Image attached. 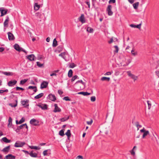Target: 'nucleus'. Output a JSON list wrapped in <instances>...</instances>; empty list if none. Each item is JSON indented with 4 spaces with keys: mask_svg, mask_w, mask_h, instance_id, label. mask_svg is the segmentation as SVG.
Returning <instances> with one entry per match:
<instances>
[{
    "mask_svg": "<svg viewBox=\"0 0 159 159\" xmlns=\"http://www.w3.org/2000/svg\"><path fill=\"white\" fill-rule=\"evenodd\" d=\"M85 83L83 82L82 80L77 81L74 84L75 89L78 90L83 89L85 88Z\"/></svg>",
    "mask_w": 159,
    "mask_h": 159,
    "instance_id": "1",
    "label": "nucleus"
},
{
    "mask_svg": "<svg viewBox=\"0 0 159 159\" xmlns=\"http://www.w3.org/2000/svg\"><path fill=\"white\" fill-rule=\"evenodd\" d=\"M36 106H38L43 110H46L48 109V105L46 104L39 103L37 104Z\"/></svg>",
    "mask_w": 159,
    "mask_h": 159,
    "instance_id": "2",
    "label": "nucleus"
},
{
    "mask_svg": "<svg viewBox=\"0 0 159 159\" xmlns=\"http://www.w3.org/2000/svg\"><path fill=\"white\" fill-rule=\"evenodd\" d=\"M25 144V142H22L19 141H17L16 142L14 146L16 148L21 147Z\"/></svg>",
    "mask_w": 159,
    "mask_h": 159,
    "instance_id": "3",
    "label": "nucleus"
},
{
    "mask_svg": "<svg viewBox=\"0 0 159 159\" xmlns=\"http://www.w3.org/2000/svg\"><path fill=\"white\" fill-rule=\"evenodd\" d=\"M30 123L34 126H36L39 125V121L35 119H32L30 121Z\"/></svg>",
    "mask_w": 159,
    "mask_h": 159,
    "instance_id": "4",
    "label": "nucleus"
},
{
    "mask_svg": "<svg viewBox=\"0 0 159 159\" xmlns=\"http://www.w3.org/2000/svg\"><path fill=\"white\" fill-rule=\"evenodd\" d=\"M112 6L111 5H108L106 9V11L109 16H111L113 14V12L111 11Z\"/></svg>",
    "mask_w": 159,
    "mask_h": 159,
    "instance_id": "5",
    "label": "nucleus"
},
{
    "mask_svg": "<svg viewBox=\"0 0 159 159\" xmlns=\"http://www.w3.org/2000/svg\"><path fill=\"white\" fill-rule=\"evenodd\" d=\"M140 132L141 133H143L142 136V138L144 139L145 138V136L149 134V132L148 130H146L144 128L140 130Z\"/></svg>",
    "mask_w": 159,
    "mask_h": 159,
    "instance_id": "6",
    "label": "nucleus"
},
{
    "mask_svg": "<svg viewBox=\"0 0 159 159\" xmlns=\"http://www.w3.org/2000/svg\"><path fill=\"white\" fill-rule=\"evenodd\" d=\"M127 73L128 76L130 77L131 79L134 80V81H135L137 79L138 77L131 74V72L130 71H127Z\"/></svg>",
    "mask_w": 159,
    "mask_h": 159,
    "instance_id": "7",
    "label": "nucleus"
},
{
    "mask_svg": "<svg viewBox=\"0 0 159 159\" xmlns=\"http://www.w3.org/2000/svg\"><path fill=\"white\" fill-rule=\"evenodd\" d=\"M26 58L31 61H34L36 58V57L34 54H31L27 56Z\"/></svg>",
    "mask_w": 159,
    "mask_h": 159,
    "instance_id": "8",
    "label": "nucleus"
},
{
    "mask_svg": "<svg viewBox=\"0 0 159 159\" xmlns=\"http://www.w3.org/2000/svg\"><path fill=\"white\" fill-rule=\"evenodd\" d=\"M0 11L1 13L0 16L2 17L7 14L8 10L5 9L4 7H1L0 8Z\"/></svg>",
    "mask_w": 159,
    "mask_h": 159,
    "instance_id": "9",
    "label": "nucleus"
},
{
    "mask_svg": "<svg viewBox=\"0 0 159 159\" xmlns=\"http://www.w3.org/2000/svg\"><path fill=\"white\" fill-rule=\"evenodd\" d=\"M48 83L47 81H43L41 83L40 85V89H43L46 88L48 86Z\"/></svg>",
    "mask_w": 159,
    "mask_h": 159,
    "instance_id": "10",
    "label": "nucleus"
},
{
    "mask_svg": "<svg viewBox=\"0 0 159 159\" xmlns=\"http://www.w3.org/2000/svg\"><path fill=\"white\" fill-rule=\"evenodd\" d=\"M48 98L53 102H55L56 100V97L55 95L52 93L49 94L48 97Z\"/></svg>",
    "mask_w": 159,
    "mask_h": 159,
    "instance_id": "11",
    "label": "nucleus"
},
{
    "mask_svg": "<svg viewBox=\"0 0 159 159\" xmlns=\"http://www.w3.org/2000/svg\"><path fill=\"white\" fill-rule=\"evenodd\" d=\"M17 82V81L15 80H11L7 83V85L9 86H12L15 85Z\"/></svg>",
    "mask_w": 159,
    "mask_h": 159,
    "instance_id": "12",
    "label": "nucleus"
},
{
    "mask_svg": "<svg viewBox=\"0 0 159 159\" xmlns=\"http://www.w3.org/2000/svg\"><path fill=\"white\" fill-rule=\"evenodd\" d=\"M29 102V100H27L26 101L22 100L21 102V104L24 107L26 108L29 106V104L28 103Z\"/></svg>",
    "mask_w": 159,
    "mask_h": 159,
    "instance_id": "13",
    "label": "nucleus"
},
{
    "mask_svg": "<svg viewBox=\"0 0 159 159\" xmlns=\"http://www.w3.org/2000/svg\"><path fill=\"white\" fill-rule=\"evenodd\" d=\"M8 39L9 40H13L15 39V37L13 34L11 32L7 33Z\"/></svg>",
    "mask_w": 159,
    "mask_h": 159,
    "instance_id": "14",
    "label": "nucleus"
},
{
    "mask_svg": "<svg viewBox=\"0 0 159 159\" xmlns=\"http://www.w3.org/2000/svg\"><path fill=\"white\" fill-rule=\"evenodd\" d=\"M78 19L82 23H84L85 22V19L84 14H81V16Z\"/></svg>",
    "mask_w": 159,
    "mask_h": 159,
    "instance_id": "15",
    "label": "nucleus"
},
{
    "mask_svg": "<svg viewBox=\"0 0 159 159\" xmlns=\"http://www.w3.org/2000/svg\"><path fill=\"white\" fill-rule=\"evenodd\" d=\"M27 89H33L34 93H32V95L34 94L35 93H36L37 91V87L36 86H30L28 87V88H27Z\"/></svg>",
    "mask_w": 159,
    "mask_h": 159,
    "instance_id": "16",
    "label": "nucleus"
},
{
    "mask_svg": "<svg viewBox=\"0 0 159 159\" xmlns=\"http://www.w3.org/2000/svg\"><path fill=\"white\" fill-rule=\"evenodd\" d=\"M55 108L53 111L54 112H60L61 111V109L58 107L57 104H55L54 105Z\"/></svg>",
    "mask_w": 159,
    "mask_h": 159,
    "instance_id": "17",
    "label": "nucleus"
},
{
    "mask_svg": "<svg viewBox=\"0 0 159 159\" xmlns=\"http://www.w3.org/2000/svg\"><path fill=\"white\" fill-rule=\"evenodd\" d=\"M9 21V18L8 16L6 17V19L5 20L3 24L4 27H7L8 26V22Z\"/></svg>",
    "mask_w": 159,
    "mask_h": 159,
    "instance_id": "18",
    "label": "nucleus"
},
{
    "mask_svg": "<svg viewBox=\"0 0 159 159\" xmlns=\"http://www.w3.org/2000/svg\"><path fill=\"white\" fill-rule=\"evenodd\" d=\"M16 157L15 156L9 154L5 156L4 159H15Z\"/></svg>",
    "mask_w": 159,
    "mask_h": 159,
    "instance_id": "19",
    "label": "nucleus"
},
{
    "mask_svg": "<svg viewBox=\"0 0 159 159\" xmlns=\"http://www.w3.org/2000/svg\"><path fill=\"white\" fill-rule=\"evenodd\" d=\"M14 48L16 51L20 52L22 48H20V46L17 43L15 44L14 45Z\"/></svg>",
    "mask_w": 159,
    "mask_h": 159,
    "instance_id": "20",
    "label": "nucleus"
},
{
    "mask_svg": "<svg viewBox=\"0 0 159 159\" xmlns=\"http://www.w3.org/2000/svg\"><path fill=\"white\" fill-rule=\"evenodd\" d=\"M25 125H26V123L20 125V126H17V128L15 130V131L17 133L19 132L20 131V130L22 129L23 127L25 126Z\"/></svg>",
    "mask_w": 159,
    "mask_h": 159,
    "instance_id": "21",
    "label": "nucleus"
},
{
    "mask_svg": "<svg viewBox=\"0 0 159 159\" xmlns=\"http://www.w3.org/2000/svg\"><path fill=\"white\" fill-rule=\"evenodd\" d=\"M25 121V118L23 117L21 118V119L19 120V121H18L17 120H16V125H18L21 124L22 123L24 122Z\"/></svg>",
    "mask_w": 159,
    "mask_h": 159,
    "instance_id": "22",
    "label": "nucleus"
},
{
    "mask_svg": "<svg viewBox=\"0 0 159 159\" xmlns=\"http://www.w3.org/2000/svg\"><path fill=\"white\" fill-rule=\"evenodd\" d=\"M136 146H134L133 148L131 150L129 151L131 154L134 157L135 156V152L134 150L136 149Z\"/></svg>",
    "mask_w": 159,
    "mask_h": 159,
    "instance_id": "23",
    "label": "nucleus"
},
{
    "mask_svg": "<svg viewBox=\"0 0 159 159\" xmlns=\"http://www.w3.org/2000/svg\"><path fill=\"white\" fill-rule=\"evenodd\" d=\"M10 148V145H9L4 148L2 151L3 152L7 153Z\"/></svg>",
    "mask_w": 159,
    "mask_h": 159,
    "instance_id": "24",
    "label": "nucleus"
},
{
    "mask_svg": "<svg viewBox=\"0 0 159 159\" xmlns=\"http://www.w3.org/2000/svg\"><path fill=\"white\" fill-rule=\"evenodd\" d=\"M8 123L7 125V126L9 127H11L12 125V119L11 117H9L8 119Z\"/></svg>",
    "mask_w": 159,
    "mask_h": 159,
    "instance_id": "25",
    "label": "nucleus"
},
{
    "mask_svg": "<svg viewBox=\"0 0 159 159\" xmlns=\"http://www.w3.org/2000/svg\"><path fill=\"white\" fill-rule=\"evenodd\" d=\"M65 134L67 136V139L69 140L71 135L70 130V129L68 130Z\"/></svg>",
    "mask_w": 159,
    "mask_h": 159,
    "instance_id": "26",
    "label": "nucleus"
},
{
    "mask_svg": "<svg viewBox=\"0 0 159 159\" xmlns=\"http://www.w3.org/2000/svg\"><path fill=\"white\" fill-rule=\"evenodd\" d=\"M33 151H32L29 153V155L32 157H37L38 154L37 153L33 152Z\"/></svg>",
    "mask_w": 159,
    "mask_h": 159,
    "instance_id": "27",
    "label": "nucleus"
},
{
    "mask_svg": "<svg viewBox=\"0 0 159 159\" xmlns=\"http://www.w3.org/2000/svg\"><path fill=\"white\" fill-rule=\"evenodd\" d=\"M16 99L15 100V101L16 102V103L13 104V103H9V105L11 106L12 107H16L17 105V103H18V101H17V97H16Z\"/></svg>",
    "mask_w": 159,
    "mask_h": 159,
    "instance_id": "28",
    "label": "nucleus"
},
{
    "mask_svg": "<svg viewBox=\"0 0 159 159\" xmlns=\"http://www.w3.org/2000/svg\"><path fill=\"white\" fill-rule=\"evenodd\" d=\"M78 94H81L84 96H88L90 95L91 94V93H89L87 92H80L78 93Z\"/></svg>",
    "mask_w": 159,
    "mask_h": 159,
    "instance_id": "29",
    "label": "nucleus"
},
{
    "mask_svg": "<svg viewBox=\"0 0 159 159\" xmlns=\"http://www.w3.org/2000/svg\"><path fill=\"white\" fill-rule=\"evenodd\" d=\"M1 140L6 143H9L11 142V140L8 139L6 137L3 138H2Z\"/></svg>",
    "mask_w": 159,
    "mask_h": 159,
    "instance_id": "30",
    "label": "nucleus"
},
{
    "mask_svg": "<svg viewBox=\"0 0 159 159\" xmlns=\"http://www.w3.org/2000/svg\"><path fill=\"white\" fill-rule=\"evenodd\" d=\"M34 10L35 11H37L40 8V5L38 4V3H35L34 4Z\"/></svg>",
    "mask_w": 159,
    "mask_h": 159,
    "instance_id": "31",
    "label": "nucleus"
},
{
    "mask_svg": "<svg viewBox=\"0 0 159 159\" xmlns=\"http://www.w3.org/2000/svg\"><path fill=\"white\" fill-rule=\"evenodd\" d=\"M3 74L7 75H14V73L11 72H3L2 71V72Z\"/></svg>",
    "mask_w": 159,
    "mask_h": 159,
    "instance_id": "32",
    "label": "nucleus"
},
{
    "mask_svg": "<svg viewBox=\"0 0 159 159\" xmlns=\"http://www.w3.org/2000/svg\"><path fill=\"white\" fill-rule=\"evenodd\" d=\"M44 93H41L35 96L34 98L35 99H38L42 97Z\"/></svg>",
    "mask_w": 159,
    "mask_h": 159,
    "instance_id": "33",
    "label": "nucleus"
},
{
    "mask_svg": "<svg viewBox=\"0 0 159 159\" xmlns=\"http://www.w3.org/2000/svg\"><path fill=\"white\" fill-rule=\"evenodd\" d=\"M63 48V45H61L58 46L57 48V51L59 52H60L62 51Z\"/></svg>",
    "mask_w": 159,
    "mask_h": 159,
    "instance_id": "34",
    "label": "nucleus"
},
{
    "mask_svg": "<svg viewBox=\"0 0 159 159\" xmlns=\"http://www.w3.org/2000/svg\"><path fill=\"white\" fill-rule=\"evenodd\" d=\"M110 80V79L109 77H103L101 79V80L102 81H106L108 82Z\"/></svg>",
    "mask_w": 159,
    "mask_h": 159,
    "instance_id": "35",
    "label": "nucleus"
},
{
    "mask_svg": "<svg viewBox=\"0 0 159 159\" xmlns=\"http://www.w3.org/2000/svg\"><path fill=\"white\" fill-rule=\"evenodd\" d=\"M73 71L71 69H70L68 71V76L69 78L72 77L73 75Z\"/></svg>",
    "mask_w": 159,
    "mask_h": 159,
    "instance_id": "36",
    "label": "nucleus"
},
{
    "mask_svg": "<svg viewBox=\"0 0 159 159\" xmlns=\"http://www.w3.org/2000/svg\"><path fill=\"white\" fill-rule=\"evenodd\" d=\"M57 42L56 40V38L54 39H53V43H52V46L53 47H56L57 45Z\"/></svg>",
    "mask_w": 159,
    "mask_h": 159,
    "instance_id": "37",
    "label": "nucleus"
},
{
    "mask_svg": "<svg viewBox=\"0 0 159 159\" xmlns=\"http://www.w3.org/2000/svg\"><path fill=\"white\" fill-rule=\"evenodd\" d=\"M29 147L31 149H34L36 150H39L40 148H39L37 146H29Z\"/></svg>",
    "mask_w": 159,
    "mask_h": 159,
    "instance_id": "38",
    "label": "nucleus"
},
{
    "mask_svg": "<svg viewBox=\"0 0 159 159\" xmlns=\"http://www.w3.org/2000/svg\"><path fill=\"white\" fill-rule=\"evenodd\" d=\"M64 131L65 129H61L59 131V134L61 136H63L65 135V134L64 133Z\"/></svg>",
    "mask_w": 159,
    "mask_h": 159,
    "instance_id": "39",
    "label": "nucleus"
},
{
    "mask_svg": "<svg viewBox=\"0 0 159 159\" xmlns=\"http://www.w3.org/2000/svg\"><path fill=\"white\" fill-rule=\"evenodd\" d=\"M28 79H24V80H21L20 81V85H23L25 83H26L28 81Z\"/></svg>",
    "mask_w": 159,
    "mask_h": 159,
    "instance_id": "40",
    "label": "nucleus"
},
{
    "mask_svg": "<svg viewBox=\"0 0 159 159\" xmlns=\"http://www.w3.org/2000/svg\"><path fill=\"white\" fill-rule=\"evenodd\" d=\"M87 31L89 33H92L93 31V29L89 27L87 28Z\"/></svg>",
    "mask_w": 159,
    "mask_h": 159,
    "instance_id": "41",
    "label": "nucleus"
},
{
    "mask_svg": "<svg viewBox=\"0 0 159 159\" xmlns=\"http://www.w3.org/2000/svg\"><path fill=\"white\" fill-rule=\"evenodd\" d=\"M51 151V150L50 149L45 150L43 151V154L44 156H47L48 154L47 152H49V151L50 152Z\"/></svg>",
    "mask_w": 159,
    "mask_h": 159,
    "instance_id": "42",
    "label": "nucleus"
},
{
    "mask_svg": "<svg viewBox=\"0 0 159 159\" xmlns=\"http://www.w3.org/2000/svg\"><path fill=\"white\" fill-rule=\"evenodd\" d=\"M130 26L132 28H136L139 29V24L135 25L133 24H131L130 25Z\"/></svg>",
    "mask_w": 159,
    "mask_h": 159,
    "instance_id": "43",
    "label": "nucleus"
},
{
    "mask_svg": "<svg viewBox=\"0 0 159 159\" xmlns=\"http://www.w3.org/2000/svg\"><path fill=\"white\" fill-rule=\"evenodd\" d=\"M79 79V78L77 75H75L72 77V78L71 79V82H73L76 79Z\"/></svg>",
    "mask_w": 159,
    "mask_h": 159,
    "instance_id": "44",
    "label": "nucleus"
},
{
    "mask_svg": "<svg viewBox=\"0 0 159 159\" xmlns=\"http://www.w3.org/2000/svg\"><path fill=\"white\" fill-rule=\"evenodd\" d=\"M70 118V116H68L65 119V118H62L60 119V120L61 122H64L68 120Z\"/></svg>",
    "mask_w": 159,
    "mask_h": 159,
    "instance_id": "45",
    "label": "nucleus"
},
{
    "mask_svg": "<svg viewBox=\"0 0 159 159\" xmlns=\"http://www.w3.org/2000/svg\"><path fill=\"white\" fill-rule=\"evenodd\" d=\"M139 5V2H136L133 4V6L134 8L135 9L138 8V6Z\"/></svg>",
    "mask_w": 159,
    "mask_h": 159,
    "instance_id": "46",
    "label": "nucleus"
},
{
    "mask_svg": "<svg viewBox=\"0 0 159 159\" xmlns=\"http://www.w3.org/2000/svg\"><path fill=\"white\" fill-rule=\"evenodd\" d=\"M114 47L115 48V50L114 51V53H117L119 51V48L117 46L115 45L114 46Z\"/></svg>",
    "mask_w": 159,
    "mask_h": 159,
    "instance_id": "47",
    "label": "nucleus"
},
{
    "mask_svg": "<svg viewBox=\"0 0 159 159\" xmlns=\"http://www.w3.org/2000/svg\"><path fill=\"white\" fill-rule=\"evenodd\" d=\"M15 89H16V91H19V90L24 91L25 90V89L24 88H21V87H18V86L15 88Z\"/></svg>",
    "mask_w": 159,
    "mask_h": 159,
    "instance_id": "48",
    "label": "nucleus"
},
{
    "mask_svg": "<svg viewBox=\"0 0 159 159\" xmlns=\"http://www.w3.org/2000/svg\"><path fill=\"white\" fill-rule=\"evenodd\" d=\"M63 99L66 101H71L70 98L68 96H66L63 98Z\"/></svg>",
    "mask_w": 159,
    "mask_h": 159,
    "instance_id": "49",
    "label": "nucleus"
},
{
    "mask_svg": "<svg viewBox=\"0 0 159 159\" xmlns=\"http://www.w3.org/2000/svg\"><path fill=\"white\" fill-rule=\"evenodd\" d=\"M76 66V65L74 63H72L70 65L69 67L70 68H74Z\"/></svg>",
    "mask_w": 159,
    "mask_h": 159,
    "instance_id": "50",
    "label": "nucleus"
},
{
    "mask_svg": "<svg viewBox=\"0 0 159 159\" xmlns=\"http://www.w3.org/2000/svg\"><path fill=\"white\" fill-rule=\"evenodd\" d=\"M37 66L40 67H41L43 65V64H41L38 61L36 62Z\"/></svg>",
    "mask_w": 159,
    "mask_h": 159,
    "instance_id": "51",
    "label": "nucleus"
},
{
    "mask_svg": "<svg viewBox=\"0 0 159 159\" xmlns=\"http://www.w3.org/2000/svg\"><path fill=\"white\" fill-rule=\"evenodd\" d=\"M116 2V0H110L108 2L109 4L111 3H115Z\"/></svg>",
    "mask_w": 159,
    "mask_h": 159,
    "instance_id": "52",
    "label": "nucleus"
},
{
    "mask_svg": "<svg viewBox=\"0 0 159 159\" xmlns=\"http://www.w3.org/2000/svg\"><path fill=\"white\" fill-rule=\"evenodd\" d=\"M96 100V97L95 96H92L91 97V101L92 102H94Z\"/></svg>",
    "mask_w": 159,
    "mask_h": 159,
    "instance_id": "53",
    "label": "nucleus"
},
{
    "mask_svg": "<svg viewBox=\"0 0 159 159\" xmlns=\"http://www.w3.org/2000/svg\"><path fill=\"white\" fill-rule=\"evenodd\" d=\"M147 102L148 105V109H150L151 106V104L149 101H147Z\"/></svg>",
    "mask_w": 159,
    "mask_h": 159,
    "instance_id": "54",
    "label": "nucleus"
},
{
    "mask_svg": "<svg viewBox=\"0 0 159 159\" xmlns=\"http://www.w3.org/2000/svg\"><path fill=\"white\" fill-rule=\"evenodd\" d=\"M136 126L137 127V130L139 129V123L138 122H137L135 123Z\"/></svg>",
    "mask_w": 159,
    "mask_h": 159,
    "instance_id": "55",
    "label": "nucleus"
},
{
    "mask_svg": "<svg viewBox=\"0 0 159 159\" xmlns=\"http://www.w3.org/2000/svg\"><path fill=\"white\" fill-rule=\"evenodd\" d=\"M92 120H91L90 121H88L87 122V123L89 125H91L93 123Z\"/></svg>",
    "mask_w": 159,
    "mask_h": 159,
    "instance_id": "56",
    "label": "nucleus"
},
{
    "mask_svg": "<svg viewBox=\"0 0 159 159\" xmlns=\"http://www.w3.org/2000/svg\"><path fill=\"white\" fill-rule=\"evenodd\" d=\"M131 61V59H129L127 60V65H128L129 63H130Z\"/></svg>",
    "mask_w": 159,
    "mask_h": 159,
    "instance_id": "57",
    "label": "nucleus"
},
{
    "mask_svg": "<svg viewBox=\"0 0 159 159\" xmlns=\"http://www.w3.org/2000/svg\"><path fill=\"white\" fill-rule=\"evenodd\" d=\"M112 73V72H111L110 71L107 72H106L105 74V75H111Z\"/></svg>",
    "mask_w": 159,
    "mask_h": 159,
    "instance_id": "58",
    "label": "nucleus"
},
{
    "mask_svg": "<svg viewBox=\"0 0 159 159\" xmlns=\"http://www.w3.org/2000/svg\"><path fill=\"white\" fill-rule=\"evenodd\" d=\"M21 151L24 152H25V154H29L30 153L27 151L24 150H21Z\"/></svg>",
    "mask_w": 159,
    "mask_h": 159,
    "instance_id": "59",
    "label": "nucleus"
},
{
    "mask_svg": "<svg viewBox=\"0 0 159 159\" xmlns=\"http://www.w3.org/2000/svg\"><path fill=\"white\" fill-rule=\"evenodd\" d=\"M58 92L59 95H61L63 93V92L62 91H61V90H58Z\"/></svg>",
    "mask_w": 159,
    "mask_h": 159,
    "instance_id": "60",
    "label": "nucleus"
},
{
    "mask_svg": "<svg viewBox=\"0 0 159 159\" xmlns=\"http://www.w3.org/2000/svg\"><path fill=\"white\" fill-rule=\"evenodd\" d=\"M113 40L112 38H111L110 40L108 41V43L109 44L111 43H112L113 42Z\"/></svg>",
    "mask_w": 159,
    "mask_h": 159,
    "instance_id": "61",
    "label": "nucleus"
},
{
    "mask_svg": "<svg viewBox=\"0 0 159 159\" xmlns=\"http://www.w3.org/2000/svg\"><path fill=\"white\" fill-rule=\"evenodd\" d=\"M131 52L132 54V55H133L134 56H135V55H136V54H137V53L134 52V51H133V50H131Z\"/></svg>",
    "mask_w": 159,
    "mask_h": 159,
    "instance_id": "62",
    "label": "nucleus"
},
{
    "mask_svg": "<svg viewBox=\"0 0 159 159\" xmlns=\"http://www.w3.org/2000/svg\"><path fill=\"white\" fill-rule=\"evenodd\" d=\"M85 3L88 5V7L90 8V5L89 2L86 1Z\"/></svg>",
    "mask_w": 159,
    "mask_h": 159,
    "instance_id": "63",
    "label": "nucleus"
},
{
    "mask_svg": "<svg viewBox=\"0 0 159 159\" xmlns=\"http://www.w3.org/2000/svg\"><path fill=\"white\" fill-rule=\"evenodd\" d=\"M77 158L78 159H83L84 158L81 155H79L77 157Z\"/></svg>",
    "mask_w": 159,
    "mask_h": 159,
    "instance_id": "64",
    "label": "nucleus"
}]
</instances>
